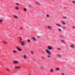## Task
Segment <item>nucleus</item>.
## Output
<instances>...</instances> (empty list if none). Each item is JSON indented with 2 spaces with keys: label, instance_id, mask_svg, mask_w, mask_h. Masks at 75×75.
Returning a JSON list of instances; mask_svg holds the SVG:
<instances>
[{
  "label": "nucleus",
  "instance_id": "obj_1",
  "mask_svg": "<svg viewBox=\"0 0 75 75\" xmlns=\"http://www.w3.org/2000/svg\"><path fill=\"white\" fill-rule=\"evenodd\" d=\"M45 51H46V53L48 55H50L51 54V52H50V51L47 49H46Z\"/></svg>",
  "mask_w": 75,
  "mask_h": 75
},
{
  "label": "nucleus",
  "instance_id": "obj_2",
  "mask_svg": "<svg viewBox=\"0 0 75 75\" xmlns=\"http://www.w3.org/2000/svg\"><path fill=\"white\" fill-rule=\"evenodd\" d=\"M47 49L49 50H51L53 49V47L51 46H49L47 47Z\"/></svg>",
  "mask_w": 75,
  "mask_h": 75
},
{
  "label": "nucleus",
  "instance_id": "obj_3",
  "mask_svg": "<svg viewBox=\"0 0 75 75\" xmlns=\"http://www.w3.org/2000/svg\"><path fill=\"white\" fill-rule=\"evenodd\" d=\"M47 28L48 29H49V30H51L52 28V26L48 25L47 26Z\"/></svg>",
  "mask_w": 75,
  "mask_h": 75
},
{
  "label": "nucleus",
  "instance_id": "obj_4",
  "mask_svg": "<svg viewBox=\"0 0 75 75\" xmlns=\"http://www.w3.org/2000/svg\"><path fill=\"white\" fill-rule=\"evenodd\" d=\"M17 50L19 51H21V49H20V48H19L18 47H16Z\"/></svg>",
  "mask_w": 75,
  "mask_h": 75
},
{
  "label": "nucleus",
  "instance_id": "obj_5",
  "mask_svg": "<svg viewBox=\"0 0 75 75\" xmlns=\"http://www.w3.org/2000/svg\"><path fill=\"white\" fill-rule=\"evenodd\" d=\"M13 63L15 64H17L18 63V62L17 61H14L13 62Z\"/></svg>",
  "mask_w": 75,
  "mask_h": 75
},
{
  "label": "nucleus",
  "instance_id": "obj_6",
  "mask_svg": "<svg viewBox=\"0 0 75 75\" xmlns=\"http://www.w3.org/2000/svg\"><path fill=\"white\" fill-rule=\"evenodd\" d=\"M20 42L21 44V45H22V46L24 45H25V43H24V42Z\"/></svg>",
  "mask_w": 75,
  "mask_h": 75
},
{
  "label": "nucleus",
  "instance_id": "obj_7",
  "mask_svg": "<svg viewBox=\"0 0 75 75\" xmlns=\"http://www.w3.org/2000/svg\"><path fill=\"white\" fill-rule=\"evenodd\" d=\"M21 67L20 66H18L15 67V69H19V68H20Z\"/></svg>",
  "mask_w": 75,
  "mask_h": 75
},
{
  "label": "nucleus",
  "instance_id": "obj_8",
  "mask_svg": "<svg viewBox=\"0 0 75 75\" xmlns=\"http://www.w3.org/2000/svg\"><path fill=\"white\" fill-rule=\"evenodd\" d=\"M36 4H37L39 5V6H40V5H41V4H40V2H39L38 1H36Z\"/></svg>",
  "mask_w": 75,
  "mask_h": 75
},
{
  "label": "nucleus",
  "instance_id": "obj_9",
  "mask_svg": "<svg viewBox=\"0 0 75 75\" xmlns=\"http://www.w3.org/2000/svg\"><path fill=\"white\" fill-rule=\"evenodd\" d=\"M27 57V55H24L23 56V57L24 59H26V58H27V57Z\"/></svg>",
  "mask_w": 75,
  "mask_h": 75
},
{
  "label": "nucleus",
  "instance_id": "obj_10",
  "mask_svg": "<svg viewBox=\"0 0 75 75\" xmlns=\"http://www.w3.org/2000/svg\"><path fill=\"white\" fill-rule=\"evenodd\" d=\"M15 9L16 10H19V8H18V7L16 6L15 7Z\"/></svg>",
  "mask_w": 75,
  "mask_h": 75
},
{
  "label": "nucleus",
  "instance_id": "obj_11",
  "mask_svg": "<svg viewBox=\"0 0 75 75\" xmlns=\"http://www.w3.org/2000/svg\"><path fill=\"white\" fill-rule=\"evenodd\" d=\"M32 40H34V41H36V40H35V39L34 37H32Z\"/></svg>",
  "mask_w": 75,
  "mask_h": 75
},
{
  "label": "nucleus",
  "instance_id": "obj_12",
  "mask_svg": "<svg viewBox=\"0 0 75 75\" xmlns=\"http://www.w3.org/2000/svg\"><path fill=\"white\" fill-rule=\"evenodd\" d=\"M14 17L16 19H17L18 18V16H14Z\"/></svg>",
  "mask_w": 75,
  "mask_h": 75
},
{
  "label": "nucleus",
  "instance_id": "obj_13",
  "mask_svg": "<svg viewBox=\"0 0 75 75\" xmlns=\"http://www.w3.org/2000/svg\"><path fill=\"white\" fill-rule=\"evenodd\" d=\"M58 30L59 31H60V32H61V31H62L61 29L60 28H58Z\"/></svg>",
  "mask_w": 75,
  "mask_h": 75
},
{
  "label": "nucleus",
  "instance_id": "obj_14",
  "mask_svg": "<svg viewBox=\"0 0 75 75\" xmlns=\"http://www.w3.org/2000/svg\"><path fill=\"white\" fill-rule=\"evenodd\" d=\"M56 25H57V26H58V27H61V25H59V24H56Z\"/></svg>",
  "mask_w": 75,
  "mask_h": 75
},
{
  "label": "nucleus",
  "instance_id": "obj_15",
  "mask_svg": "<svg viewBox=\"0 0 75 75\" xmlns=\"http://www.w3.org/2000/svg\"><path fill=\"white\" fill-rule=\"evenodd\" d=\"M50 71L51 72H53V70L52 69H51Z\"/></svg>",
  "mask_w": 75,
  "mask_h": 75
},
{
  "label": "nucleus",
  "instance_id": "obj_16",
  "mask_svg": "<svg viewBox=\"0 0 75 75\" xmlns=\"http://www.w3.org/2000/svg\"><path fill=\"white\" fill-rule=\"evenodd\" d=\"M70 47H71V48H74V45H71Z\"/></svg>",
  "mask_w": 75,
  "mask_h": 75
},
{
  "label": "nucleus",
  "instance_id": "obj_17",
  "mask_svg": "<svg viewBox=\"0 0 75 75\" xmlns=\"http://www.w3.org/2000/svg\"><path fill=\"white\" fill-rule=\"evenodd\" d=\"M62 24H64H64H65V22H64L63 21L62 22Z\"/></svg>",
  "mask_w": 75,
  "mask_h": 75
},
{
  "label": "nucleus",
  "instance_id": "obj_18",
  "mask_svg": "<svg viewBox=\"0 0 75 75\" xmlns=\"http://www.w3.org/2000/svg\"><path fill=\"white\" fill-rule=\"evenodd\" d=\"M30 53L31 54H34V52H33V51H31L30 52Z\"/></svg>",
  "mask_w": 75,
  "mask_h": 75
},
{
  "label": "nucleus",
  "instance_id": "obj_19",
  "mask_svg": "<svg viewBox=\"0 0 75 75\" xmlns=\"http://www.w3.org/2000/svg\"><path fill=\"white\" fill-rule=\"evenodd\" d=\"M3 42V44H7V42H4V41Z\"/></svg>",
  "mask_w": 75,
  "mask_h": 75
},
{
  "label": "nucleus",
  "instance_id": "obj_20",
  "mask_svg": "<svg viewBox=\"0 0 75 75\" xmlns=\"http://www.w3.org/2000/svg\"><path fill=\"white\" fill-rule=\"evenodd\" d=\"M40 68L41 69H44V67H40Z\"/></svg>",
  "mask_w": 75,
  "mask_h": 75
},
{
  "label": "nucleus",
  "instance_id": "obj_21",
  "mask_svg": "<svg viewBox=\"0 0 75 75\" xmlns=\"http://www.w3.org/2000/svg\"><path fill=\"white\" fill-rule=\"evenodd\" d=\"M62 42L63 43H65V41L63 40H62Z\"/></svg>",
  "mask_w": 75,
  "mask_h": 75
},
{
  "label": "nucleus",
  "instance_id": "obj_22",
  "mask_svg": "<svg viewBox=\"0 0 75 75\" xmlns=\"http://www.w3.org/2000/svg\"><path fill=\"white\" fill-rule=\"evenodd\" d=\"M56 70H57V71H59V69L58 68H56Z\"/></svg>",
  "mask_w": 75,
  "mask_h": 75
},
{
  "label": "nucleus",
  "instance_id": "obj_23",
  "mask_svg": "<svg viewBox=\"0 0 75 75\" xmlns=\"http://www.w3.org/2000/svg\"><path fill=\"white\" fill-rule=\"evenodd\" d=\"M23 10L24 11H27V10H26V9L24 8L23 9Z\"/></svg>",
  "mask_w": 75,
  "mask_h": 75
},
{
  "label": "nucleus",
  "instance_id": "obj_24",
  "mask_svg": "<svg viewBox=\"0 0 75 75\" xmlns=\"http://www.w3.org/2000/svg\"><path fill=\"white\" fill-rule=\"evenodd\" d=\"M57 56L58 57V58H60V57H61V56L59 55H57Z\"/></svg>",
  "mask_w": 75,
  "mask_h": 75
},
{
  "label": "nucleus",
  "instance_id": "obj_25",
  "mask_svg": "<svg viewBox=\"0 0 75 75\" xmlns=\"http://www.w3.org/2000/svg\"><path fill=\"white\" fill-rule=\"evenodd\" d=\"M13 52L14 53H16V51L15 50H13Z\"/></svg>",
  "mask_w": 75,
  "mask_h": 75
},
{
  "label": "nucleus",
  "instance_id": "obj_26",
  "mask_svg": "<svg viewBox=\"0 0 75 75\" xmlns=\"http://www.w3.org/2000/svg\"><path fill=\"white\" fill-rule=\"evenodd\" d=\"M42 59H45L43 56H42Z\"/></svg>",
  "mask_w": 75,
  "mask_h": 75
},
{
  "label": "nucleus",
  "instance_id": "obj_27",
  "mask_svg": "<svg viewBox=\"0 0 75 75\" xmlns=\"http://www.w3.org/2000/svg\"><path fill=\"white\" fill-rule=\"evenodd\" d=\"M6 70H7V71H10V69L8 68H6Z\"/></svg>",
  "mask_w": 75,
  "mask_h": 75
},
{
  "label": "nucleus",
  "instance_id": "obj_28",
  "mask_svg": "<svg viewBox=\"0 0 75 75\" xmlns=\"http://www.w3.org/2000/svg\"><path fill=\"white\" fill-rule=\"evenodd\" d=\"M1 22H2V19H1L0 20V23H1Z\"/></svg>",
  "mask_w": 75,
  "mask_h": 75
},
{
  "label": "nucleus",
  "instance_id": "obj_29",
  "mask_svg": "<svg viewBox=\"0 0 75 75\" xmlns=\"http://www.w3.org/2000/svg\"><path fill=\"white\" fill-rule=\"evenodd\" d=\"M28 42H30V40H28Z\"/></svg>",
  "mask_w": 75,
  "mask_h": 75
},
{
  "label": "nucleus",
  "instance_id": "obj_30",
  "mask_svg": "<svg viewBox=\"0 0 75 75\" xmlns=\"http://www.w3.org/2000/svg\"><path fill=\"white\" fill-rule=\"evenodd\" d=\"M23 28L22 27H21L20 28V29H21V30H23Z\"/></svg>",
  "mask_w": 75,
  "mask_h": 75
},
{
  "label": "nucleus",
  "instance_id": "obj_31",
  "mask_svg": "<svg viewBox=\"0 0 75 75\" xmlns=\"http://www.w3.org/2000/svg\"><path fill=\"white\" fill-rule=\"evenodd\" d=\"M21 39H22L21 37H19V39H20V40H21Z\"/></svg>",
  "mask_w": 75,
  "mask_h": 75
},
{
  "label": "nucleus",
  "instance_id": "obj_32",
  "mask_svg": "<svg viewBox=\"0 0 75 75\" xmlns=\"http://www.w3.org/2000/svg\"><path fill=\"white\" fill-rule=\"evenodd\" d=\"M73 3L74 4V3H75V1H72Z\"/></svg>",
  "mask_w": 75,
  "mask_h": 75
},
{
  "label": "nucleus",
  "instance_id": "obj_33",
  "mask_svg": "<svg viewBox=\"0 0 75 75\" xmlns=\"http://www.w3.org/2000/svg\"><path fill=\"white\" fill-rule=\"evenodd\" d=\"M48 58H50V57H51V56H50V55H49L48 56Z\"/></svg>",
  "mask_w": 75,
  "mask_h": 75
},
{
  "label": "nucleus",
  "instance_id": "obj_34",
  "mask_svg": "<svg viewBox=\"0 0 75 75\" xmlns=\"http://www.w3.org/2000/svg\"><path fill=\"white\" fill-rule=\"evenodd\" d=\"M62 75H65V74H64V73H62Z\"/></svg>",
  "mask_w": 75,
  "mask_h": 75
},
{
  "label": "nucleus",
  "instance_id": "obj_35",
  "mask_svg": "<svg viewBox=\"0 0 75 75\" xmlns=\"http://www.w3.org/2000/svg\"><path fill=\"white\" fill-rule=\"evenodd\" d=\"M63 18L65 19L66 18V17H63Z\"/></svg>",
  "mask_w": 75,
  "mask_h": 75
},
{
  "label": "nucleus",
  "instance_id": "obj_36",
  "mask_svg": "<svg viewBox=\"0 0 75 75\" xmlns=\"http://www.w3.org/2000/svg\"><path fill=\"white\" fill-rule=\"evenodd\" d=\"M58 50H61V49H60V48H58Z\"/></svg>",
  "mask_w": 75,
  "mask_h": 75
},
{
  "label": "nucleus",
  "instance_id": "obj_37",
  "mask_svg": "<svg viewBox=\"0 0 75 75\" xmlns=\"http://www.w3.org/2000/svg\"><path fill=\"white\" fill-rule=\"evenodd\" d=\"M73 28H75V26H73Z\"/></svg>",
  "mask_w": 75,
  "mask_h": 75
},
{
  "label": "nucleus",
  "instance_id": "obj_38",
  "mask_svg": "<svg viewBox=\"0 0 75 75\" xmlns=\"http://www.w3.org/2000/svg\"><path fill=\"white\" fill-rule=\"evenodd\" d=\"M47 17H49V15H47Z\"/></svg>",
  "mask_w": 75,
  "mask_h": 75
},
{
  "label": "nucleus",
  "instance_id": "obj_39",
  "mask_svg": "<svg viewBox=\"0 0 75 75\" xmlns=\"http://www.w3.org/2000/svg\"><path fill=\"white\" fill-rule=\"evenodd\" d=\"M16 5H18V3H16Z\"/></svg>",
  "mask_w": 75,
  "mask_h": 75
},
{
  "label": "nucleus",
  "instance_id": "obj_40",
  "mask_svg": "<svg viewBox=\"0 0 75 75\" xmlns=\"http://www.w3.org/2000/svg\"><path fill=\"white\" fill-rule=\"evenodd\" d=\"M29 8H31V7L30 6H29Z\"/></svg>",
  "mask_w": 75,
  "mask_h": 75
},
{
  "label": "nucleus",
  "instance_id": "obj_41",
  "mask_svg": "<svg viewBox=\"0 0 75 75\" xmlns=\"http://www.w3.org/2000/svg\"><path fill=\"white\" fill-rule=\"evenodd\" d=\"M64 65H67V64H65Z\"/></svg>",
  "mask_w": 75,
  "mask_h": 75
},
{
  "label": "nucleus",
  "instance_id": "obj_42",
  "mask_svg": "<svg viewBox=\"0 0 75 75\" xmlns=\"http://www.w3.org/2000/svg\"><path fill=\"white\" fill-rule=\"evenodd\" d=\"M38 38H39V36H38Z\"/></svg>",
  "mask_w": 75,
  "mask_h": 75
},
{
  "label": "nucleus",
  "instance_id": "obj_43",
  "mask_svg": "<svg viewBox=\"0 0 75 75\" xmlns=\"http://www.w3.org/2000/svg\"><path fill=\"white\" fill-rule=\"evenodd\" d=\"M54 54H55V53H54Z\"/></svg>",
  "mask_w": 75,
  "mask_h": 75
}]
</instances>
